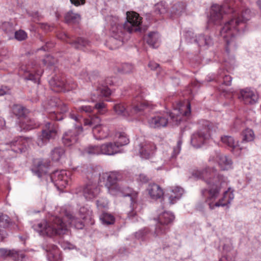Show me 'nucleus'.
<instances>
[{
	"label": "nucleus",
	"mask_w": 261,
	"mask_h": 261,
	"mask_svg": "<svg viewBox=\"0 0 261 261\" xmlns=\"http://www.w3.org/2000/svg\"><path fill=\"white\" fill-rule=\"evenodd\" d=\"M90 211L84 206L80 208L79 216H73L69 212H65L64 219L58 217H52L48 221L43 220L33 226L35 230L42 236L53 237L57 234H64L67 230L68 226L64 221L68 220V224L77 229H82L84 226L82 220L85 219Z\"/></svg>",
	"instance_id": "f257e3e1"
},
{
	"label": "nucleus",
	"mask_w": 261,
	"mask_h": 261,
	"mask_svg": "<svg viewBox=\"0 0 261 261\" xmlns=\"http://www.w3.org/2000/svg\"><path fill=\"white\" fill-rule=\"evenodd\" d=\"M127 21L122 25L118 22L112 24L111 32L113 38L112 42H117V46L122 44V40L125 31L129 33L140 30V25L141 23V17L139 14L134 12H128L126 13Z\"/></svg>",
	"instance_id": "f03ea898"
},
{
	"label": "nucleus",
	"mask_w": 261,
	"mask_h": 261,
	"mask_svg": "<svg viewBox=\"0 0 261 261\" xmlns=\"http://www.w3.org/2000/svg\"><path fill=\"white\" fill-rule=\"evenodd\" d=\"M108 192L113 196L122 195L123 196H128L130 198V209L128 212V217L129 218L134 217L136 213L134 210L137 207L138 193L129 188H124L121 184L118 183L114 185H106Z\"/></svg>",
	"instance_id": "7ed1b4c3"
},
{
	"label": "nucleus",
	"mask_w": 261,
	"mask_h": 261,
	"mask_svg": "<svg viewBox=\"0 0 261 261\" xmlns=\"http://www.w3.org/2000/svg\"><path fill=\"white\" fill-rule=\"evenodd\" d=\"M154 105L151 102L146 100L139 101V97H136L134 100L129 112L126 110L124 106L122 104L116 105L114 109L117 114L127 117L133 116L147 109H152Z\"/></svg>",
	"instance_id": "20e7f679"
},
{
	"label": "nucleus",
	"mask_w": 261,
	"mask_h": 261,
	"mask_svg": "<svg viewBox=\"0 0 261 261\" xmlns=\"http://www.w3.org/2000/svg\"><path fill=\"white\" fill-rule=\"evenodd\" d=\"M83 175L85 178L86 182L83 190V195L87 200H92L96 197L100 192V189L96 182L97 177L93 174L91 169L83 173Z\"/></svg>",
	"instance_id": "39448f33"
},
{
	"label": "nucleus",
	"mask_w": 261,
	"mask_h": 261,
	"mask_svg": "<svg viewBox=\"0 0 261 261\" xmlns=\"http://www.w3.org/2000/svg\"><path fill=\"white\" fill-rule=\"evenodd\" d=\"M220 186L211 188L208 190L204 189L201 190L202 196L206 197V202L212 210L215 208V207L224 206L228 203V198H227L228 190L224 192L223 197L218 202L214 203V201L218 196L220 188Z\"/></svg>",
	"instance_id": "423d86ee"
},
{
	"label": "nucleus",
	"mask_w": 261,
	"mask_h": 261,
	"mask_svg": "<svg viewBox=\"0 0 261 261\" xmlns=\"http://www.w3.org/2000/svg\"><path fill=\"white\" fill-rule=\"evenodd\" d=\"M195 177L202 179L210 186V189L220 186L223 181V177L217 173L212 168H206L193 173Z\"/></svg>",
	"instance_id": "0eeeda50"
},
{
	"label": "nucleus",
	"mask_w": 261,
	"mask_h": 261,
	"mask_svg": "<svg viewBox=\"0 0 261 261\" xmlns=\"http://www.w3.org/2000/svg\"><path fill=\"white\" fill-rule=\"evenodd\" d=\"M100 119L99 117L94 115L84 120V126L92 127V132L95 138L97 140H102L109 136V128L100 124Z\"/></svg>",
	"instance_id": "6e6552de"
},
{
	"label": "nucleus",
	"mask_w": 261,
	"mask_h": 261,
	"mask_svg": "<svg viewBox=\"0 0 261 261\" xmlns=\"http://www.w3.org/2000/svg\"><path fill=\"white\" fill-rule=\"evenodd\" d=\"M203 125L204 127L194 134L191 137V143L195 147H199L204 143L205 140L210 136L213 128L212 123L207 121L203 122Z\"/></svg>",
	"instance_id": "1a4fd4ad"
},
{
	"label": "nucleus",
	"mask_w": 261,
	"mask_h": 261,
	"mask_svg": "<svg viewBox=\"0 0 261 261\" xmlns=\"http://www.w3.org/2000/svg\"><path fill=\"white\" fill-rule=\"evenodd\" d=\"M159 222L156 225L153 233L154 237H158L165 234L169 229L167 225L174 219V215L170 212H164L159 217Z\"/></svg>",
	"instance_id": "9d476101"
},
{
	"label": "nucleus",
	"mask_w": 261,
	"mask_h": 261,
	"mask_svg": "<svg viewBox=\"0 0 261 261\" xmlns=\"http://www.w3.org/2000/svg\"><path fill=\"white\" fill-rule=\"evenodd\" d=\"M226 15L224 5L213 4L211 7L208 21L215 24H221Z\"/></svg>",
	"instance_id": "9b49d317"
},
{
	"label": "nucleus",
	"mask_w": 261,
	"mask_h": 261,
	"mask_svg": "<svg viewBox=\"0 0 261 261\" xmlns=\"http://www.w3.org/2000/svg\"><path fill=\"white\" fill-rule=\"evenodd\" d=\"M57 134V127L51 123L47 122L45 128L42 130L41 134L38 136L36 142L39 146L45 145L50 139H54Z\"/></svg>",
	"instance_id": "f8f14e48"
},
{
	"label": "nucleus",
	"mask_w": 261,
	"mask_h": 261,
	"mask_svg": "<svg viewBox=\"0 0 261 261\" xmlns=\"http://www.w3.org/2000/svg\"><path fill=\"white\" fill-rule=\"evenodd\" d=\"M239 98L245 105H252L258 100V94L256 90L250 88H246L240 91Z\"/></svg>",
	"instance_id": "ddd939ff"
},
{
	"label": "nucleus",
	"mask_w": 261,
	"mask_h": 261,
	"mask_svg": "<svg viewBox=\"0 0 261 261\" xmlns=\"http://www.w3.org/2000/svg\"><path fill=\"white\" fill-rule=\"evenodd\" d=\"M69 172L66 170L56 171L50 176V178L58 188L66 187L69 180Z\"/></svg>",
	"instance_id": "4468645a"
},
{
	"label": "nucleus",
	"mask_w": 261,
	"mask_h": 261,
	"mask_svg": "<svg viewBox=\"0 0 261 261\" xmlns=\"http://www.w3.org/2000/svg\"><path fill=\"white\" fill-rule=\"evenodd\" d=\"M231 17V19L229 20V30L231 28L236 29L240 24L249 20L251 17V13L249 9H246L241 14L234 12Z\"/></svg>",
	"instance_id": "2eb2a0df"
},
{
	"label": "nucleus",
	"mask_w": 261,
	"mask_h": 261,
	"mask_svg": "<svg viewBox=\"0 0 261 261\" xmlns=\"http://www.w3.org/2000/svg\"><path fill=\"white\" fill-rule=\"evenodd\" d=\"M148 123L152 128L165 127L168 123V114L165 113H156L148 119Z\"/></svg>",
	"instance_id": "dca6fc26"
},
{
	"label": "nucleus",
	"mask_w": 261,
	"mask_h": 261,
	"mask_svg": "<svg viewBox=\"0 0 261 261\" xmlns=\"http://www.w3.org/2000/svg\"><path fill=\"white\" fill-rule=\"evenodd\" d=\"M83 132V127L79 126L66 132L62 137L63 143L67 146L75 144L78 141L79 134Z\"/></svg>",
	"instance_id": "f3484780"
},
{
	"label": "nucleus",
	"mask_w": 261,
	"mask_h": 261,
	"mask_svg": "<svg viewBox=\"0 0 261 261\" xmlns=\"http://www.w3.org/2000/svg\"><path fill=\"white\" fill-rule=\"evenodd\" d=\"M106 84L107 86L101 85L93 92L91 97L92 101H97L102 97H107L111 94V92L108 85H113V82L111 78H108L106 80Z\"/></svg>",
	"instance_id": "a211bd4d"
},
{
	"label": "nucleus",
	"mask_w": 261,
	"mask_h": 261,
	"mask_svg": "<svg viewBox=\"0 0 261 261\" xmlns=\"http://www.w3.org/2000/svg\"><path fill=\"white\" fill-rule=\"evenodd\" d=\"M156 150L155 144L150 142L144 141L141 143L138 147L140 156L143 159H149L153 155Z\"/></svg>",
	"instance_id": "6ab92c4d"
},
{
	"label": "nucleus",
	"mask_w": 261,
	"mask_h": 261,
	"mask_svg": "<svg viewBox=\"0 0 261 261\" xmlns=\"http://www.w3.org/2000/svg\"><path fill=\"white\" fill-rule=\"evenodd\" d=\"M31 141L30 138H24L21 137H16L12 141L10 145L12 150L17 153H21L23 151Z\"/></svg>",
	"instance_id": "aec40b11"
},
{
	"label": "nucleus",
	"mask_w": 261,
	"mask_h": 261,
	"mask_svg": "<svg viewBox=\"0 0 261 261\" xmlns=\"http://www.w3.org/2000/svg\"><path fill=\"white\" fill-rule=\"evenodd\" d=\"M190 113L191 106L190 103L188 102L185 106H180L178 110H177V109H175L173 112L170 114L169 116L173 122L176 123V124H178L180 121L181 115L187 116Z\"/></svg>",
	"instance_id": "412c9836"
},
{
	"label": "nucleus",
	"mask_w": 261,
	"mask_h": 261,
	"mask_svg": "<svg viewBox=\"0 0 261 261\" xmlns=\"http://www.w3.org/2000/svg\"><path fill=\"white\" fill-rule=\"evenodd\" d=\"M102 154L108 155H113L120 152L118 145L114 142H108L101 145Z\"/></svg>",
	"instance_id": "4be33fe9"
},
{
	"label": "nucleus",
	"mask_w": 261,
	"mask_h": 261,
	"mask_svg": "<svg viewBox=\"0 0 261 261\" xmlns=\"http://www.w3.org/2000/svg\"><path fill=\"white\" fill-rule=\"evenodd\" d=\"M68 110L66 105L62 103L60 100L58 104L57 109L54 111H49L50 117L51 119L56 120H61L63 119V116L61 114L66 113Z\"/></svg>",
	"instance_id": "5701e85b"
},
{
	"label": "nucleus",
	"mask_w": 261,
	"mask_h": 261,
	"mask_svg": "<svg viewBox=\"0 0 261 261\" xmlns=\"http://www.w3.org/2000/svg\"><path fill=\"white\" fill-rule=\"evenodd\" d=\"M148 193L152 199H157L161 198L164 192L162 189L157 184H150L148 188Z\"/></svg>",
	"instance_id": "b1692460"
},
{
	"label": "nucleus",
	"mask_w": 261,
	"mask_h": 261,
	"mask_svg": "<svg viewBox=\"0 0 261 261\" xmlns=\"http://www.w3.org/2000/svg\"><path fill=\"white\" fill-rule=\"evenodd\" d=\"M184 190L179 187H174L168 193L169 200L171 204L175 203L181 197Z\"/></svg>",
	"instance_id": "393cba45"
},
{
	"label": "nucleus",
	"mask_w": 261,
	"mask_h": 261,
	"mask_svg": "<svg viewBox=\"0 0 261 261\" xmlns=\"http://www.w3.org/2000/svg\"><path fill=\"white\" fill-rule=\"evenodd\" d=\"M48 165L43 163L42 161H38L35 163L32 171L38 176L41 177L47 172Z\"/></svg>",
	"instance_id": "a878e982"
},
{
	"label": "nucleus",
	"mask_w": 261,
	"mask_h": 261,
	"mask_svg": "<svg viewBox=\"0 0 261 261\" xmlns=\"http://www.w3.org/2000/svg\"><path fill=\"white\" fill-rule=\"evenodd\" d=\"M243 142L253 141L255 138V134L252 129L247 128L244 129L241 134Z\"/></svg>",
	"instance_id": "bb28decb"
},
{
	"label": "nucleus",
	"mask_w": 261,
	"mask_h": 261,
	"mask_svg": "<svg viewBox=\"0 0 261 261\" xmlns=\"http://www.w3.org/2000/svg\"><path fill=\"white\" fill-rule=\"evenodd\" d=\"M39 125V124L36 123L34 120L31 119L27 117L23 118L20 122L21 127L26 130L33 129L38 127Z\"/></svg>",
	"instance_id": "cd10ccee"
},
{
	"label": "nucleus",
	"mask_w": 261,
	"mask_h": 261,
	"mask_svg": "<svg viewBox=\"0 0 261 261\" xmlns=\"http://www.w3.org/2000/svg\"><path fill=\"white\" fill-rule=\"evenodd\" d=\"M229 150L236 156L241 154L242 148L240 146L239 141L229 137Z\"/></svg>",
	"instance_id": "c85d7f7f"
},
{
	"label": "nucleus",
	"mask_w": 261,
	"mask_h": 261,
	"mask_svg": "<svg viewBox=\"0 0 261 261\" xmlns=\"http://www.w3.org/2000/svg\"><path fill=\"white\" fill-rule=\"evenodd\" d=\"M186 8V5L184 3H176L172 7L171 13L176 16H179L185 12Z\"/></svg>",
	"instance_id": "c756f323"
},
{
	"label": "nucleus",
	"mask_w": 261,
	"mask_h": 261,
	"mask_svg": "<svg viewBox=\"0 0 261 261\" xmlns=\"http://www.w3.org/2000/svg\"><path fill=\"white\" fill-rule=\"evenodd\" d=\"M65 156V150L63 148L59 147L55 148L51 152L53 160L59 161Z\"/></svg>",
	"instance_id": "7c9ffc66"
},
{
	"label": "nucleus",
	"mask_w": 261,
	"mask_h": 261,
	"mask_svg": "<svg viewBox=\"0 0 261 261\" xmlns=\"http://www.w3.org/2000/svg\"><path fill=\"white\" fill-rule=\"evenodd\" d=\"M159 40V34L155 32L149 33L147 38L146 41L147 43L153 48L158 47V43Z\"/></svg>",
	"instance_id": "2f4dec72"
},
{
	"label": "nucleus",
	"mask_w": 261,
	"mask_h": 261,
	"mask_svg": "<svg viewBox=\"0 0 261 261\" xmlns=\"http://www.w3.org/2000/svg\"><path fill=\"white\" fill-rule=\"evenodd\" d=\"M196 41L198 43L199 46L201 47H207L212 44V39L208 36L200 35L196 39Z\"/></svg>",
	"instance_id": "473e14b6"
},
{
	"label": "nucleus",
	"mask_w": 261,
	"mask_h": 261,
	"mask_svg": "<svg viewBox=\"0 0 261 261\" xmlns=\"http://www.w3.org/2000/svg\"><path fill=\"white\" fill-rule=\"evenodd\" d=\"M116 137L117 138L116 143L120 149L121 147L126 145L129 143V139L124 133H117L116 134Z\"/></svg>",
	"instance_id": "72a5a7b5"
},
{
	"label": "nucleus",
	"mask_w": 261,
	"mask_h": 261,
	"mask_svg": "<svg viewBox=\"0 0 261 261\" xmlns=\"http://www.w3.org/2000/svg\"><path fill=\"white\" fill-rule=\"evenodd\" d=\"M65 19L67 23H75L79 22L81 20V16L79 14L70 11L65 15Z\"/></svg>",
	"instance_id": "f704fd0d"
},
{
	"label": "nucleus",
	"mask_w": 261,
	"mask_h": 261,
	"mask_svg": "<svg viewBox=\"0 0 261 261\" xmlns=\"http://www.w3.org/2000/svg\"><path fill=\"white\" fill-rule=\"evenodd\" d=\"M12 111L14 115L18 118H24L27 110L21 105H15L12 108Z\"/></svg>",
	"instance_id": "c9c22d12"
},
{
	"label": "nucleus",
	"mask_w": 261,
	"mask_h": 261,
	"mask_svg": "<svg viewBox=\"0 0 261 261\" xmlns=\"http://www.w3.org/2000/svg\"><path fill=\"white\" fill-rule=\"evenodd\" d=\"M84 154L95 155L102 154L101 146H91L86 148L83 152Z\"/></svg>",
	"instance_id": "e433bc0d"
},
{
	"label": "nucleus",
	"mask_w": 261,
	"mask_h": 261,
	"mask_svg": "<svg viewBox=\"0 0 261 261\" xmlns=\"http://www.w3.org/2000/svg\"><path fill=\"white\" fill-rule=\"evenodd\" d=\"M100 219L103 224H112L115 222V218L113 215L107 213H103L100 216Z\"/></svg>",
	"instance_id": "4c0bfd02"
},
{
	"label": "nucleus",
	"mask_w": 261,
	"mask_h": 261,
	"mask_svg": "<svg viewBox=\"0 0 261 261\" xmlns=\"http://www.w3.org/2000/svg\"><path fill=\"white\" fill-rule=\"evenodd\" d=\"M10 251H13V252L9 254V257L14 260L22 261L25 257V255L22 251L15 249H11Z\"/></svg>",
	"instance_id": "58836bf2"
},
{
	"label": "nucleus",
	"mask_w": 261,
	"mask_h": 261,
	"mask_svg": "<svg viewBox=\"0 0 261 261\" xmlns=\"http://www.w3.org/2000/svg\"><path fill=\"white\" fill-rule=\"evenodd\" d=\"M119 174L115 172H112L109 173L107 178L106 185H114L118 184Z\"/></svg>",
	"instance_id": "ea45409f"
},
{
	"label": "nucleus",
	"mask_w": 261,
	"mask_h": 261,
	"mask_svg": "<svg viewBox=\"0 0 261 261\" xmlns=\"http://www.w3.org/2000/svg\"><path fill=\"white\" fill-rule=\"evenodd\" d=\"M42 73L43 71L42 70L37 71L35 74L30 73L28 74V76L25 77V79L34 81L35 83H39L40 76Z\"/></svg>",
	"instance_id": "a19ab883"
},
{
	"label": "nucleus",
	"mask_w": 261,
	"mask_h": 261,
	"mask_svg": "<svg viewBox=\"0 0 261 261\" xmlns=\"http://www.w3.org/2000/svg\"><path fill=\"white\" fill-rule=\"evenodd\" d=\"M228 22L226 21V22L225 23L224 26L220 31V35L225 40L226 44L228 43Z\"/></svg>",
	"instance_id": "79ce46f5"
},
{
	"label": "nucleus",
	"mask_w": 261,
	"mask_h": 261,
	"mask_svg": "<svg viewBox=\"0 0 261 261\" xmlns=\"http://www.w3.org/2000/svg\"><path fill=\"white\" fill-rule=\"evenodd\" d=\"M219 165L222 170L227 169L228 162L226 156H220L219 160Z\"/></svg>",
	"instance_id": "37998d69"
},
{
	"label": "nucleus",
	"mask_w": 261,
	"mask_h": 261,
	"mask_svg": "<svg viewBox=\"0 0 261 261\" xmlns=\"http://www.w3.org/2000/svg\"><path fill=\"white\" fill-rule=\"evenodd\" d=\"M27 37V33L21 30L16 31L15 33V38L19 41L25 40Z\"/></svg>",
	"instance_id": "c03bdc74"
},
{
	"label": "nucleus",
	"mask_w": 261,
	"mask_h": 261,
	"mask_svg": "<svg viewBox=\"0 0 261 261\" xmlns=\"http://www.w3.org/2000/svg\"><path fill=\"white\" fill-rule=\"evenodd\" d=\"M89 42L83 38H79L74 43V46L76 48H80L81 46H86Z\"/></svg>",
	"instance_id": "a18cd8bd"
},
{
	"label": "nucleus",
	"mask_w": 261,
	"mask_h": 261,
	"mask_svg": "<svg viewBox=\"0 0 261 261\" xmlns=\"http://www.w3.org/2000/svg\"><path fill=\"white\" fill-rule=\"evenodd\" d=\"M94 108L88 105H82L77 108V111L80 113L85 112L86 113H91Z\"/></svg>",
	"instance_id": "49530a36"
},
{
	"label": "nucleus",
	"mask_w": 261,
	"mask_h": 261,
	"mask_svg": "<svg viewBox=\"0 0 261 261\" xmlns=\"http://www.w3.org/2000/svg\"><path fill=\"white\" fill-rule=\"evenodd\" d=\"M155 11L158 14H163L166 12L164 5L162 3H158L155 5Z\"/></svg>",
	"instance_id": "de8ad7c7"
},
{
	"label": "nucleus",
	"mask_w": 261,
	"mask_h": 261,
	"mask_svg": "<svg viewBox=\"0 0 261 261\" xmlns=\"http://www.w3.org/2000/svg\"><path fill=\"white\" fill-rule=\"evenodd\" d=\"M9 217L6 215L0 213V226L5 227L9 223Z\"/></svg>",
	"instance_id": "09e8293b"
},
{
	"label": "nucleus",
	"mask_w": 261,
	"mask_h": 261,
	"mask_svg": "<svg viewBox=\"0 0 261 261\" xmlns=\"http://www.w3.org/2000/svg\"><path fill=\"white\" fill-rule=\"evenodd\" d=\"M100 114H103L106 112V105L103 102L97 103L94 107Z\"/></svg>",
	"instance_id": "8fccbe9b"
},
{
	"label": "nucleus",
	"mask_w": 261,
	"mask_h": 261,
	"mask_svg": "<svg viewBox=\"0 0 261 261\" xmlns=\"http://www.w3.org/2000/svg\"><path fill=\"white\" fill-rule=\"evenodd\" d=\"M59 101H60V100L56 98L50 99L48 101V106L46 107V109L49 110L50 108L55 107L56 110L58 107V104L59 103Z\"/></svg>",
	"instance_id": "3c124183"
},
{
	"label": "nucleus",
	"mask_w": 261,
	"mask_h": 261,
	"mask_svg": "<svg viewBox=\"0 0 261 261\" xmlns=\"http://www.w3.org/2000/svg\"><path fill=\"white\" fill-rule=\"evenodd\" d=\"M133 66L132 64L128 63L123 64L122 66V72L124 73H128L132 71Z\"/></svg>",
	"instance_id": "603ef678"
},
{
	"label": "nucleus",
	"mask_w": 261,
	"mask_h": 261,
	"mask_svg": "<svg viewBox=\"0 0 261 261\" xmlns=\"http://www.w3.org/2000/svg\"><path fill=\"white\" fill-rule=\"evenodd\" d=\"M13 251H10L5 248H0V257H9V254L12 253Z\"/></svg>",
	"instance_id": "864d4df0"
},
{
	"label": "nucleus",
	"mask_w": 261,
	"mask_h": 261,
	"mask_svg": "<svg viewBox=\"0 0 261 261\" xmlns=\"http://www.w3.org/2000/svg\"><path fill=\"white\" fill-rule=\"evenodd\" d=\"M148 229H144L139 230L136 233L135 236L138 239H142L148 233Z\"/></svg>",
	"instance_id": "5fc2aeb1"
},
{
	"label": "nucleus",
	"mask_w": 261,
	"mask_h": 261,
	"mask_svg": "<svg viewBox=\"0 0 261 261\" xmlns=\"http://www.w3.org/2000/svg\"><path fill=\"white\" fill-rule=\"evenodd\" d=\"M181 142L180 141H179L177 144V146H176V147L174 148L173 155L176 156L180 152L181 149Z\"/></svg>",
	"instance_id": "6e6d98bb"
},
{
	"label": "nucleus",
	"mask_w": 261,
	"mask_h": 261,
	"mask_svg": "<svg viewBox=\"0 0 261 261\" xmlns=\"http://www.w3.org/2000/svg\"><path fill=\"white\" fill-rule=\"evenodd\" d=\"M3 28L4 29L5 27L8 28V29H5V31L8 33L10 32H11L13 30V26L12 24L8 23V22H5L3 24Z\"/></svg>",
	"instance_id": "4d7b16f0"
},
{
	"label": "nucleus",
	"mask_w": 261,
	"mask_h": 261,
	"mask_svg": "<svg viewBox=\"0 0 261 261\" xmlns=\"http://www.w3.org/2000/svg\"><path fill=\"white\" fill-rule=\"evenodd\" d=\"M72 4L75 6H79L85 3V0H70Z\"/></svg>",
	"instance_id": "13d9d810"
},
{
	"label": "nucleus",
	"mask_w": 261,
	"mask_h": 261,
	"mask_svg": "<svg viewBox=\"0 0 261 261\" xmlns=\"http://www.w3.org/2000/svg\"><path fill=\"white\" fill-rule=\"evenodd\" d=\"M148 66L151 69H156L159 66V64L153 62H150L148 64Z\"/></svg>",
	"instance_id": "bf43d9fd"
},
{
	"label": "nucleus",
	"mask_w": 261,
	"mask_h": 261,
	"mask_svg": "<svg viewBox=\"0 0 261 261\" xmlns=\"http://www.w3.org/2000/svg\"><path fill=\"white\" fill-rule=\"evenodd\" d=\"M7 236L6 232L4 230H0V241H3Z\"/></svg>",
	"instance_id": "052dcab7"
},
{
	"label": "nucleus",
	"mask_w": 261,
	"mask_h": 261,
	"mask_svg": "<svg viewBox=\"0 0 261 261\" xmlns=\"http://www.w3.org/2000/svg\"><path fill=\"white\" fill-rule=\"evenodd\" d=\"M139 180L142 182H146L148 180V178L144 174H140L139 175Z\"/></svg>",
	"instance_id": "680f3d73"
},
{
	"label": "nucleus",
	"mask_w": 261,
	"mask_h": 261,
	"mask_svg": "<svg viewBox=\"0 0 261 261\" xmlns=\"http://www.w3.org/2000/svg\"><path fill=\"white\" fill-rule=\"evenodd\" d=\"M8 89L7 88V87L3 88L0 89V95H3L4 94H6L8 92Z\"/></svg>",
	"instance_id": "e2e57ef3"
},
{
	"label": "nucleus",
	"mask_w": 261,
	"mask_h": 261,
	"mask_svg": "<svg viewBox=\"0 0 261 261\" xmlns=\"http://www.w3.org/2000/svg\"><path fill=\"white\" fill-rule=\"evenodd\" d=\"M221 140L223 143L226 144H228V137L227 136H224V137H222Z\"/></svg>",
	"instance_id": "0e129e2a"
},
{
	"label": "nucleus",
	"mask_w": 261,
	"mask_h": 261,
	"mask_svg": "<svg viewBox=\"0 0 261 261\" xmlns=\"http://www.w3.org/2000/svg\"><path fill=\"white\" fill-rule=\"evenodd\" d=\"M70 117L74 120L75 121H79V117H78V116L74 114H71L70 113Z\"/></svg>",
	"instance_id": "69168bd1"
},
{
	"label": "nucleus",
	"mask_w": 261,
	"mask_h": 261,
	"mask_svg": "<svg viewBox=\"0 0 261 261\" xmlns=\"http://www.w3.org/2000/svg\"><path fill=\"white\" fill-rule=\"evenodd\" d=\"M5 125L4 119L0 117V129H2Z\"/></svg>",
	"instance_id": "338daca9"
},
{
	"label": "nucleus",
	"mask_w": 261,
	"mask_h": 261,
	"mask_svg": "<svg viewBox=\"0 0 261 261\" xmlns=\"http://www.w3.org/2000/svg\"><path fill=\"white\" fill-rule=\"evenodd\" d=\"M219 261H228V260L226 257L224 256L221 258Z\"/></svg>",
	"instance_id": "774afa93"
}]
</instances>
